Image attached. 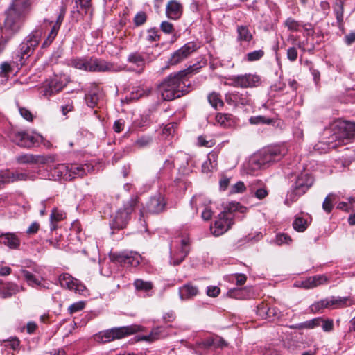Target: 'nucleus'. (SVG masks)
Returning a JSON list of instances; mask_svg holds the SVG:
<instances>
[{
	"label": "nucleus",
	"mask_w": 355,
	"mask_h": 355,
	"mask_svg": "<svg viewBox=\"0 0 355 355\" xmlns=\"http://www.w3.org/2000/svg\"><path fill=\"white\" fill-rule=\"evenodd\" d=\"M191 71L189 68L166 77L157 87L158 92L164 101H172L189 92L185 76Z\"/></svg>",
	"instance_id": "obj_1"
},
{
	"label": "nucleus",
	"mask_w": 355,
	"mask_h": 355,
	"mask_svg": "<svg viewBox=\"0 0 355 355\" xmlns=\"http://www.w3.org/2000/svg\"><path fill=\"white\" fill-rule=\"evenodd\" d=\"M329 130L332 133L329 139L338 141V144L355 138V123L336 119L330 124Z\"/></svg>",
	"instance_id": "obj_2"
},
{
	"label": "nucleus",
	"mask_w": 355,
	"mask_h": 355,
	"mask_svg": "<svg viewBox=\"0 0 355 355\" xmlns=\"http://www.w3.org/2000/svg\"><path fill=\"white\" fill-rule=\"evenodd\" d=\"M285 155V150L279 146H270L263 149L252 158V162L257 168H266L279 161Z\"/></svg>",
	"instance_id": "obj_3"
},
{
	"label": "nucleus",
	"mask_w": 355,
	"mask_h": 355,
	"mask_svg": "<svg viewBox=\"0 0 355 355\" xmlns=\"http://www.w3.org/2000/svg\"><path fill=\"white\" fill-rule=\"evenodd\" d=\"M313 182L314 180L309 173L305 172L299 174L288 191L285 203H287L288 200L292 202L297 200L300 196L304 195L312 187Z\"/></svg>",
	"instance_id": "obj_4"
},
{
	"label": "nucleus",
	"mask_w": 355,
	"mask_h": 355,
	"mask_svg": "<svg viewBox=\"0 0 355 355\" xmlns=\"http://www.w3.org/2000/svg\"><path fill=\"white\" fill-rule=\"evenodd\" d=\"M139 331L137 325L115 327L100 332L95 336L97 341L108 343L115 339H121Z\"/></svg>",
	"instance_id": "obj_5"
},
{
	"label": "nucleus",
	"mask_w": 355,
	"mask_h": 355,
	"mask_svg": "<svg viewBox=\"0 0 355 355\" xmlns=\"http://www.w3.org/2000/svg\"><path fill=\"white\" fill-rule=\"evenodd\" d=\"M42 31L39 29H35L32 31L21 43L18 50V57L21 64H24L28 57H30L35 49L38 46Z\"/></svg>",
	"instance_id": "obj_6"
},
{
	"label": "nucleus",
	"mask_w": 355,
	"mask_h": 355,
	"mask_svg": "<svg viewBox=\"0 0 355 355\" xmlns=\"http://www.w3.org/2000/svg\"><path fill=\"white\" fill-rule=\"evenodd\" d=\"M10 139L17 145L24 148H31L43 141V137L38 133L29 134L24 131H12L10 134Z\"/></svg>",
	"instance_id": "obj_7"
},
{
	"label": "nucleus",
	"mask_w": 355,
	"mask_h": 355,
	"mask_svg": "<svg viewBox=\"0 0 355 355\" xmlns=\"http://www.w3.org/2000/svg\"><path fill=\"white\" fill-rule=\"evenodd\" d=\"M137 202V197H132L129 201L124 204L123 207L116 212L112 223L115 228L121 229L126 225Z\"/></svg>",
	"instance_id": "obj_8"
},
{
	"label": "nucleus",
	"mask_w": 355,
	"mask_h": 355,
	"mask_svg": "<svg viewBox=\"0 0 355 355\" xmlns=\"http://www.w3.org/2000/svg\"><path fill=\"white\" fill-rule=\"evenodd\" d=\"M110 259L121 266L132 267L137 266L141 261V257L138 252L128 250L113 252L110 254Z\"/></svg>",
	"instance_id": "obj_9"
},
{
	"label": "nucleus",
	"mask_w": 355,
	"mask_h": 355,
	"mask_svg": "<svg viewBox=\"0 0 355 355\" xmlns=\"http://www.w3.org/2000/svg\"><path fill=\"white\" fill-rule=\"evenodd\" d=\"M228 80L229 85L241 88L255 87L261 84L259 76L252 73L231 76L228 78Z\"/></svg>",
	"instance_id": "obj_10"
},
{
	"label": "nucleus",
	"mask_w": 355,
	"mask_h": 355,
	"mask_svg": "<svg viewBox=\"0 0 355 355\" xmlns=\"http://www.w3.org/2000/svg\"><path fill=\"white\" fill-rule=\"evenodd\" d=\"M350 301L347 297L331 296L313 303L311 306L312 311L318 312L324 308L336 309L348 306L347 302Z\"/></svg>",
	"instance_id": "obj_11"
},
{
	"label": "nucleus",
	"mask_w": 355,
	"mask_h": 355,
	"mask_svg": "<svg viewBox=\"0 0 355 355\" xmlns=\"http://www.w3.org/2000/svg\"><path fill=\"white\" fill-rule=\"evenodd\" d=\"M6 17L4 21L5 31L12 35L19 32L25 21L26 17L8 9L6 11Z\"/></svg>",
	"instance_id": "obj_12"
},
{
	"label": "nucleus",
	"mask_w": 355,
	"mask_h": 355,
	"mask_svg": "<svg viewBox=\"0 0 355 355\" xmlns=\"http://www.w3.org/2000/svg\"><path fill=\"white\" fill-rule=\"evenodd\" d=\"M189 250V239L186 237L181 239L177 249L171 251V263L173 266L179 265L188 255Z\"/></svg>",
	"instance_id": "obj_13"
},
{
	"label": "nucleus",
	"mask_w": 355,
	"mask_h": 355,
	"mask_svg": "<svg viewBox=\"0 0 355 355\" xmlns=\"http://www.w3.org/2000/svg\"><path fill=\"white\" fill-rule=\"evenodd\" d=\"M59 281L62 287L73 291L77 293L85 295V293L87 292L85 286L80 280L73 277L68 273L60 275Z\"/></svg>",
	"instance_id": "obj_14"
},
{
	"label": "nucleus",
	"mask_w": 355,
	"mask_h": 355,
	"mask_svg": "<svg viewBox=\"0 0 355 355\" xmlns=\"http://www.w3.org/2000/svg\"><path fill=\"white\" fill-rule=\"evenodd\" d=\"M87 69L89 72L117 71L114 64L95 57L89 58V65Z\"/></svg>",
	"instance_id": "obj_15"
},
{
	"label": "nucleus",
	"mask_w": 355,
	"mask_h": 355,
	"mask_svg": "<svg viewBox=\"0 0 355 355\" xmlns=\"http://www.w3.org/2000/svg\"><path fill=\"white\" fill-rule=\"evenodd\" d=\"M234 224L230 217L224 216V214H219L214 225L211 226V233L215 236H219L228 231Z\"/></svg>",
	"instance_id": "obj_16"
},
{
	"label": "nucleus",
	"mask_w": 355,
	"mask_h": 355,
	"mask_svg": "<svg viewBox=\"0 0 355 355\" xmlns=\"http://www.w3.org/2000/svg\"><path fill=\"white\" fill-rule=\"evenodd\" d=\"M225 101L228 105L234 107L250 105L252 103L251 98L248 92L240 93L239 92L226 94Z\"/></svg>",
	"instance_id": "obj_17"
},
{
	"label": "nucleus",
	"mask_w": 355,
	"mask_h": 355,
	"mask_svg": "<svg viewBox=\"0 0 355 355\" xmlns=\"http://www.w3.org/2000/svg\"><path fill=\"white\" fill-rule=\"evenodd\" d=\"M196 50V45L193 42H188L176 51L171 57L168 63L175 65L187 58L191 53Z\"/></svg>",
	"instance_id": "obj_18"
},
{
	"label": "nucleus",
	"mask_w": 355,
	"mask_h": 355,
	"mask_svg": "<svg viewBox=\"0 0 355 355\" xmlns=\"http://www.w3.org/2000/svg\"><path fill=\"white\" fill-rule=\"evenodd\" d=\"M32 0H12L8 10L26 17L31 10Z\"/></svg>",
	"instance_id": "obj_19"
},
{
	"label": "nucleus",
	"mask_w": 355,
	"mask_h": 355,
	"mask_svg": "<svg viewBox=\"0 0 355 355\" xmlns=\"http://www.w3.org/2000/svg\"><path fill=\"white\" fill-rule=\"evenodd\" d=\"M6 175V179L9 181V183L17 182V181H34L36 178V175L33 173L26 171H16L4 173Z\"/></svg>",
	"instance_id": "obj_20"
},
{
	"label": "nucleus",
	"mask_w": 355,
	"mask_h": 355,
	"mask_svg": "<svg viewBox=\"0 0 355 355\" xmlns=\"http://www.w3.org/2000/svg\"><path fill=\"white\" fill-rule=\"evenodd\" d=\"M183 13V6L177 0H171L166 6V15L168 18L177 20Z\"/></svg>",
	"instance_id": "obj_21"
},
{
	"label": "nucleus",
	"mask_w": 355,
	"mask_h": 355,
	"mask_svg": "<svg viewBox=\"0 0 355 355\" xmlns=\"http://www.w3.org/2000/svg\"><path fill=\"white\" fill-rule=\"evenodd\" d=\"M127 61L137 66V72L141 73L144 71L146 63V55L139 52H132L128 56Z\"/></svg>",
	"instance_id": "obj_22"
},
{
	"label": "nucleus",
	"mask_w": 355,
	"mask_h": 355,
	"mask_svg": "<svg viewBox=\"0 0 355 355\" xmlns=\"http://www.w3.org/2000/svg\"><path fill=\"white\" fill-rule=\"evenodd\" d=\"M0 243L8 247L10 249H19L21 241L18 236L14 233L7 232L0 234Z\"/></svg>",
	"instance_id": "obj_23"
},
{
	"label": "nucleus",
	"mask_w": 355,
	"mask_h": 355,
	"mask_svg": "<svg viewBox=\"0 0 355 355\" xmlns=\"http://www.w3.org/2000/svg\"><path fill=\"white\" fill-rule=\"evenodd\" d=\"M328 282V278L324 275H318L309 277L305 280L301 282V286L306 288H313L320 285L324 284Z\"/></svg>",
	"instance_id": "obj_24"
},
{
	"label": "nucleus",
	"mask_w": 355,
	"mask_h": 355,
	"mask_svg": "<svg viewBox=\"0 0 355 355\" xmlns=\"http://www.w3.org/2000/svg\"><path fill=\"white\" fill-rule=\"evenodd\" d=\"M165 203L162 196L153 197L150 199L146 205V211L151 214H157L164 209Z\"/></svg>",
	"instance_id": "obj_25"
},
{
	"label": "nucleus",
	"mask_w": 355,
	"mask_h": 355,
	"mask_svg": "<svg viewBox=\"0 0 355 355\" xmlns=\"http://www.w3.org/2000/svg\"><path fill=\"white\" fill-rule=\"evenodd\" d=\"M236 211L245 213L247 211V208L241 205L239 202H231L224 207V209L220 214H224V216L230 217L232 220L234 221V213Z\"/></svg>",
	"instance_id": "obj_26"
},
{
	"label": "nucleus",
	"mask_w": 355,
	"mask_h": 355,
	"mask_svg": "<svg viewBox=\"0 0 355 355\" xmlns=\"http://www.w3.org/2000/svg\"><path fill=\"white\" fill-rule=\"evenodd\" d=\"M166 329L163 327H158L152 329L151 332L148 336H143L142 339L146 341L153 342L156 340L164 338L168 336Z\"/></svg>",
	"instance_id": "obj_27"
},
{
	"label": "nucleus",
	"mask_w": 355,
	"mask_h": 355,
	"mask_svg": "<svg viewBox=\"0 0 355 355\" xmlns=\"http://www.w3.org/2000/svg\"><path fill=\"white\" fill-rule=\"evenodd\" d=\"M198 293V288L191 284H185L179 288L181 300H187L196 296Z\"/></svg>",
	"instance_id": "obj_28"
},
{
	"label": "nucleus",
	"mask_w": 355,
	"mask_h": 355,
	"mask_svg": "<svg viewBox=\"0 0 355 355\" xmlns=\"http://www.w3.org/2000/svg\"><path fill=\"white\" fill-rule=\"evenodd\" d=\"M236 32H237V40L240 42H249L253 38V35L249 29V26H245V25L237 26Z\"/></svg>",
	"instance_id": "obj_29"
},
{
	"label": "nucleus",
	"mask_w": 355,
	"mask_h": 355,
	"mask_svg": "<svg viewBox=\"0 0 355 355\" xmlns=\"http://www.w3.org/2000/svg\"><path fill=\"white\" fill-rule=\"evenodd\" d=\"M216 121L218 124L224 128H229L235 124V118L230 114L218 113L216 116Z\"/></svg>",
	"instance_id": "obj_30"
},
{
	"label": "nucleus",
	"mask_w": 355,
	"mask_h": 355,
	"mask_svg": "<svg viewBox=\"0 0 355 355\" xmlns=\"http://www.w3.org/2000/svg\"><path fill=\"white\" fill-rule=\"evenodd\" d=\"M63 87L64 85L62 83L56 79L52 80L49 83L48 86L44 89V95L46 96H52L60 92Z\"/></svg>",
	"instance_id": "obj_31"
},
{
	"label": "nucleus",
	"mask_w": 355,
	"mask_h": 355,
	"mask_svg": "<svg viewBox=\"0 0 355 355\" xmlns=\"http://www.w3.org/2000/svg\"><path fill=\"white\" fill-rule=\"evenodd\" d=\"M21 288L15 284H8L0 291V296L2 298H8L19 293Z\"/></svg>",
	"instance_id": "obj_32"
},
{
	"label": "nucleus",
	"mask_w": 355,
	"mask_h": 355,
	"mask_svg": "<svg viewBox=\"0 0 355 355\" xmlns=\"http://www.w3.org/2000/svg\"><path fill=\"white\" fill-rule=\"evenodd\" d=\"M41 158L39 155L23 154L17 157L16 160L19 164H36Z\"/></svg>",
	"instance_id": "obj_33"
},
{
	"label": "nucleus",
	"mask_w": 355,
	"mask_h": 355,
	"mask_svg": "<svg viewBox=\"0 0 355 355\" xmlns=\"http://www.w3.org/2000/svg\"><path fill=\"white\" fill-rule=\"evenodd\" d=\"M69 64L78 69L88 71L87 69L89 65V59L86 58H73L69 60Z\"/></svg>",
	"instance_id": "obj_34"
},
{
	"label": "nucleus",
	"mask_w": 355,
	"mask_h": 355,
	"mask_svg": "<svg viewBox=\"0 0 355 355\" xmlns=\"http://www.w3.org/2000/svg\"><path fill=\"white\" fill-rule=\"evenodd\" d=\"M133 285L137 291L144 292L150 291L153 287V284L151 282L144 281L141 279H135L134 281Z\"/></svg>",
	"instance_id": "obj_35"
},
{
	"label": "nucleus",
	"mask_w": 355,
	"mask_h": 355,
	"mask_svg": "<svg viewBox=\"0 0 355 355\" xmlns=\"http://www.w3.org/2000/svg\"><path fill=\"white\" fill-rule=\"evenodd\" d=\"M311 221L302 217H296L293 223V227L296 231L303 232L307 229Z\"/></svg>",
	"instance_id": "obj_36"
},
{
	"label": "nucleus",
	"mask_w": 355,
	"mask_h": 355,
	"mask_svg": "<svg viewBox=\"0 0 355 355\" xmlns=\"http://www.w3.org/2000/svg\"><path fill=\"white\" fill-rule=\"evenodd\" d=\"M59 31V24H53L47 37L42 44V47L49 46L54 40Z\"/></svg>",
	"instance_id": "obj_37"
},
{
	"label": "nucleus",
	"mask_w": 355,
	"mask_h": 355,
	"mask_svg": "<svg viewBox=\"0 0 355 355\" xmlns=\"http://www.w3.org/2000/svg\"><path fill=\"white\" fill-rule=\"evenodd\" d=\"M208 101L211 105L216 109L223 106V101L221 100L220 96L218 93H211L208 96Z\"/></svg>",
	"instance_id": "obj_38"
},
{
	"label": "nucleus",
	"mask_w": 355,
	"mask_h": 355,
	"mask_svg": "<svg viewBox=\"0 0 355 355\" xmlns=\"http://www.w3.org/2000/svg\"><path fill=\"white\" fill-rule=\"evenodd\" d=\"M336 195L334 193H329L325 198L322 203V209L327 212L330 213L334 207V202L336 200Z\"/></svg>",
	"instance_id": "obj_39"
},
{
	"label": "nucleus",
	"mask_w": 355,
	"mask_h": 355,
	"mask_svg": "<svg viewBox=\"0 0 355 355\" xmlns=\"http://www.w3.org/2000/svg\"><path fill=\"white\" fill-rule=\"evenodd\" d=\"M284 315L276 307H268L267 319L270 321L277 320L279 321L283 320Z\"/></svg>",
	"instance_id": "obj_40"
},
{
	"label": "nucleus",
	"mask_w": 355,
	"mask_h": 355,
	"mask_svg": "<svg viewBox=\"0 0 355 355\" xmlns=\"http://www.w3.org/2000/svg\"><path fill=\"white\" fill-rule=\"evenodd\" d=\"M21 272L24 275V277L26 281L28 282V285L35 286H40L41 284V282L31 272L26 270H22Z\"/></svg>",
	"instance_id": "obj_41"
},
{
	"label": "nucleus",
	"mask_w": 355,
	"mask_h": 355,
	"mask_svg": "<svg viewBox=\"0 0 355 355\" xmlns=\"http://www.w3.org/2000/svg\"><path fill=\"white\" fill-rule=\"evenodd\" d=\"M99 99V95L96 92H90L85 96L86 103L90 107H95Z\"/></svg>",
	"instance_id": "obj_42"
},
{
	"label": "nucleus",
	"mask_w": 355,
	"mask_h": 355,
	"mask_svg": "<svg viewBox=\"0 0 355 355\" xmlns=\"http://www.w3.org/2000/svg\"><path fill=\"white\" fill-rule=\"evenodd\" d=\"M284 26L291 31H299L302 28V24L291 17L286 19Z\"/></svg>",
	"instance_id": "obj_43"
},
{
	"label": "nucleus",
	"mask_w": 355,
	"mask_h": 355,
	"mask_svg": "<svg viewBox=\"0 0 355 355\" xmlns=\"http://www.w3.org/2000/svg\"><path fill=\"white\" fill-rule=\"evenodd\" d=\"M153 142V137L149 135H144L139 137L135 143V145L140 148H146L150 146Z\"/></svg>",
	"instance_id": "obj_44"
},
{
	"label": "nucleus",
	"mask_w": 355,
	"mask_h": 355,
	"mask_svg": "<svg viewBox=\"0 0 355 355\" xmlns=\"http://www.w3.org/2000/svg\"><path fill=\"white\" fill-rule=\"evenodd\" d=\"M321 318H315L300 324L298 327L300 329H313L319 327L321 324Z\"/></svg>",
	"instance_id": "obj_45"
},
{
	"label": "nucleus",
	"mask_w": 355,
	"mask_h": 355,
	"mask_svg": "<svg viewBox=\"0 0 355 355\" xmlns=\"http://www.w3.org/2000/svg\"><path fill=\"white\" fill-rule=\"evenodd\" d=\"M264 54V51L261 49H259L247 53L245 58L248 62H254L262 58Z\"/></svg>",
	"instance_id": "obj_46"
},
{
	"label": "nucleus",
	"mask_w": 355,
	"mask_h": 355,
	"mask_svg": "<svg viewBox=\"0 0 355 355\" xmlns=\"http://www.w3.org/2000/svg\"><path fill=\"white\" fill-rule=\"evenodd\" d=\"M334 12L336 14L337 22L340 26L343 21V3L341 1L336 4L334 8Z\"/></svg>",
	"instance_id": "obj_47"
},
{
	"label": "nucleus",
	"mask_w": 355,
	"mask_h": 355,
	"mask_svg": "<svg viewBox=\"0 0 355 355\" xmlns=\"http://www.w3.org/2000/svg\"><path fill=\"white\" fill-rule=\"evenodd\" d=\"M273 120L263 116H252L250 119L251 124H270Z\"/></svg>",
	"instance_id": "obj_48"
},
{
	"label": "nucleus",
	"mask_w": 355,
	"mask_h": 355,
	"mask_svg": "<svg viewBox=\"0 0 355 355\" xmlns=\"http://www.w3.org/2000/svg\"><path fill=\"white\" fill-rule=\"evenodd\" d=\"M160 39L158 30L155 28H151L147 31L146 40L149 42H157Z\"/></svg>",
	"instance_id": "obj_49"
},
{
	"label": "nucleus",
	"mask_w": 355,
	"mask_h": 355,
	"mask_svg": "<svg viewBox=\"0 0 355 355\" xmlns=\"http://www.w3.org/2000/svg\"><path fill=\"white\" fill-rule=\"evenodd\" d=\"M1 342V345L5 343V347H8L13 350L17 349L19 346V340L17 338H11L8 340H3Z\"/></svg>",
	"instance_id": "obj_50"
},
{
	"label": "nucleus",
	"mask_w": 355,
	"mask_h": 355,
	"mask_svg": "<svg viewBox=\"0 0 355 355\" xmlns=\"http://www.w3.org/2000/svg\"><path fill=\"white\" fill-rule=\"evenodd\" d=\"M250 190L251 193H253L254 196L259 200L265 198L268 195V191L266 188H259L255 191L251 188Z\"/></svg>",
	"instance_id": "obj_51"
},
{
	"label": "nucleus",
	"mask_w": 355,
	"mask_h": 355,
	"mask_svg": "<svg viewBox=\"0 0 355 355\" xmlns=\"http://www.w3.org/2000/svg\"><path fill=\"white\" fill-rule=\"evenodd\" d=\"M291 238L286 234H277L275 239V243L278 245H281L284 243L288 244L291 242Z\"/></svg>",
	"instance_id": "obj_52"
},
{
	"label": "nucleus",
	"mask_w": 355,
	"mask_h": 355,
	"mask_svg": "<svg viewBox=\"0 0 355 355\" xmlns=\"http://www.w3.org/2000/svg\"><path fill=\"white\" fill-rule=\"evenodd\" d=\"M146 15L144 12H138L134 18V23L137 26L143 25L146 21Z\"/></svg>",
	"instance_id": "obj_53"
},
{
	"label": "nucleus",
	"mask_w": 355,
	"mask_h": 355,
	"mask_svg": "<svg viewBox=\"0 0 355 355\" xmlns=\"http://www.w3.org/2000/svg\"><path fill=\"white\" fill-rule=\"evenodd\" d=\"M160 29L164 33L171 34L174 31V27L173 24L167 21H162L160 24Z\"/></svg>",
	"instance_id": "obj_54"
},
{
	"label": "nucleus",
	"mask_w": 355,
	"mask_h": 355,
	"mask_svg": "<svg viewBox=\"0 0 355 355\" xmlns=\"http://www.w3.org/2000/svg\"><path fill=\"white\" fill-rule=\"evenodd\" d=\"M268 306L266 304H261L257 306V314L261 318L267 319Z\"/></svg>",
	"instance_id": "obj_55"
},
{
	"label": "nucleus",
	"mask_w": 355,
	"mask_h": 355,
	"mask_svg": "<svg viewBox=\"0 0 355 355\" xmlns=\"http://www.w3.org/2000/svg\"><path fill=\"white\" fill-rule=\"evenodd\" d=\"M245 190V186L241 181H239L234 184L230 190L231 193H243Z\"/></svg>",
	"instance_id": "obj_56"
},
{
	"label": "nucleus",
	"mask_w": 355,
	"mask_h": 355,
	"mask_svg": "<svg viewBox=\"0 0 355 355\" xmlns=\"http://www.w3.org/2000/svg\"><path fill=\"white\" fill-rule=\"evenodd\" d=\"M19 112L20 115L28 121H32L33 119V116L31 111L26 107H19Z\"/></svg>",
	"instance_id": "obj_57"
},
{
	"label": "nucleus",
	"mask_w": 355,
	"mask_h": 355,
	"mask_svg": "<svg viewBox=\"0 0 355 355\" xmlns=\"http://www.w3.org/2000/svg\"><path fill=\"white\" fill-rule=\"evenodd\" d=\"M69 170L78 176H83L86 173L85 168L82 166L71 165Z\"/></svg>",
	"instance_id": "obj_58"
},
{
	"label": "nucleus",
	"mask_w": 355,
	"mask_h": 355,
	"mask_svg": "<svg viewBox=\"0 0 355 355\" xmlns=\"http://www.w3.org/2000/svg\"><path fill=\"white\" fill-rule=\"evenodd\" d=\"M218 154L216 152L212 151L208 154L207 162L210 164L211 168H216L217 166Z\"/></svg>",
	"instance_id": "obj_59"
},
{
	"label": "nucleus",
	"mask_w": 355,
	"mask_h": 355,
	"mask_svg": "<svg viewBox=\"0 0 355 355\" xmlns=\"http://www.w3.org/2000/svg\"><path fill=\"white\" fill-rule=\"evenodd\" d=\"M297 51L295 47H290L287 50V58L291 62H294L297 60Z\"/></svg>",
	"instance_id": "obj_60"
},
{
	"label": "nucleus",
	"mask_w": 355,
	"mask_h": 355,
	"mask_svg": "<svg viewBox=\"0 0 355 355\" xmlns=\"http://www.w3.org/2000/svg\"><path fill=\"white\" fill-rule=\"evenodd\" d=\"M322 328L324 331L329 332L333 330L334 322L332 320H322L321 321Z\"/></svg>",
	"instance_id": "obj_61"
},
{
	"label": "nucleus",
	"mask_w": 355,
	"mask_h": 355,
	"mask_svg": "<svg viewBox=\"0 0 355 355\" xmlns=\"http://www.w3.org/2000/svg\"><path fill=\"white\" fill-rule=\"evenodd\" d=\"M84 306H85L84 302H78L71 304L69 307V311L70 313H74L76 312H78V311L82 310L84 308Z\"/></svg>",
	"instance_id": "obj_62"
},
{
	"label": "nucleus",
	"mask_w": 355,
	"mask_h": 355,
	"mask_svg": "<svg viewBox=\"0 0 355 355\" xmlns=\"http://www.w3.org/2000/svg\"><path fill=\"white\" fill-rule=\"evenodd\" d=\"M11 71V67L8 62H3L0 66V76L5 77Z\"/></svg>",
	"instance_id": "obj_63"
},
{
	"label": "nucleus",
	"mask_w": 355,
	"mask_h": 355,
	"mask_svg": "<svg viewBox=\"0 0 355 355\" xmlns=\"http://www.w3.org/2000/svg\"><path fill=\"white\" fill-rule=\"evenodd\" d=\"M75 2L77 6H80L81 8L85 9L86 12L91 6V0H75Z\"/></svg>",
	"instance_id": "obj_64"
}]
</instances>
